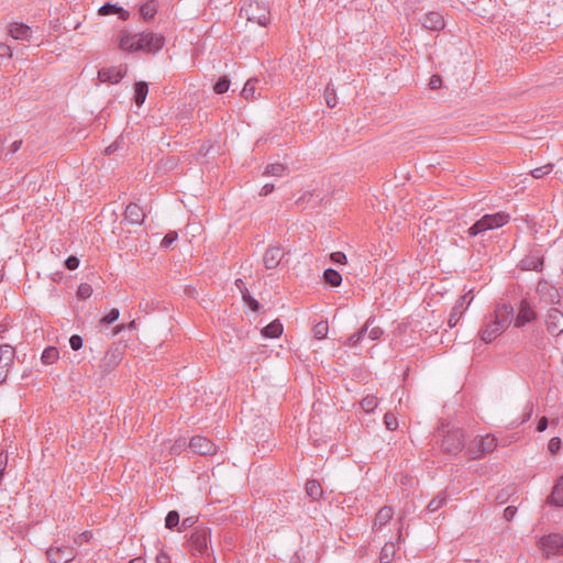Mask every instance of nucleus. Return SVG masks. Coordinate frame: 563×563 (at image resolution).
<instances>
[{"instance_id":"9","label":"nucleus","mask_w":563,"mask_h":563,"mask_svg":"<svg viewBox=\"0 0 563 563\" xmlns=\"http://www.w3.org/2000/svg\"><path fill=\"white\" fill-rule=\"evenodd\" d=\"M475 444L478 446V450H474V444H468L466 453L470 459H479L487 453L493 452L497 446V439L487 434L485 437H476Z\"/></svg>"},{"instance_id":"17","label":"nucleus","mask_w":563,"mask_h":563,"mask_svg":"<svg viewBox=\"0 0 563 563\" xmlns=\"http://www.w3.org/2000/svg\"><path fill=\"white\" fill-rule=\"evenodd\" d=\"M285 253L279 245L268 247L263 256V262L266 269L276 268L279 265Z\"/></svg>"},{"instance_id":"45","label":"nucleus","mask_w":563,"mask_h":563,"mask_svg":"<svg viewBox=\"0 0 563 563\" xmlns=\"http://www.w3.org/2000/svg\"><path fill=\"white\" fill-rule=\"evenodd\" d=\"M120 311L117 308L111 309L104 317L101 318L100 323L111 324L119 319Z\"/></svg>"},{"instance_id":"39","label":"nucleus","mask_w":563,"mask_h":563,"mask_svg":"<svg viewBox=\"0 0 563 563\" xmlns=\"http://www.w3.org/2000/svg\"><path fill=\"white\" fill-rule=\"evenodd\" d=\"M285 170H286V167L283 164H279V163L269 164V165L266 166L264 175H271V176L279 177V176H282L284 174Z\"/></svg>"},{"instance_id":"36","label":"nucleus","mask_w":563,"mask_h":563,"mask_svg":"<svg viewBox=\"0 0 563 563\" xmlns=\"http://www.w3.org/2000/svg\"><path fill=\"white\" fill-rule=\"evenodd\" d=\"M329 331L328 321H320L312 328L313 336L317 340H322L327 336Z\"/></svg>"},{"instance_id":"23","label":"nucleus","mask_w":563,"mask_h":563,"mask_svg":"<svg viewBox=\"0 0 563 563\" xmlns=\"http://www.w3.org/2000/svg\"><path fill=\"white\" fill-rule=\"evenodd\" d=\"M15 357V350L10 344L0 345V368L8 367L13 364Z\"/></svg>"},{"instance_id":"42","label":"nucleus","mask_w":563,"mask_h":563,"mask_svg":"<svg viewBox=\"0 0 563 563\" xmlns=\"http://www.w3.org/2000/svg\"><path fill=\"white\" fill-rule=\"evenodd\" d=\"M553 169V164H545L541 167H537L533 170H531V175L534 178H542L545 175L550 174Z\"/></svg>"},{"instance_id":"27","label":"nucleus","mask_w":563,"mask_h":563,"mask_svg":"<svg viewBox=\"0 0 563 563\" xmlns=\"http://www.w3.org/2000/svg\"><path fill=\"white\" fill-rule=\"evenodd\" d=\"M157 2L156 0H148L140 7V14L145 21H150L154 19L157 13Z\"/></svg>"},{"instance_id":"40","label":"nucleus","mask_w":563,"mask_h":563,"mask_svg":"<svg viewBox=\"0 0 563 563\" xmlns=\"http://www.w3.org/2000/svg\"><path fill=\"white\" fill-rule=\"evenodd\" d=\"M79 299H88L92 295V287L87 283H81L76 292Z\"/></svg>"},{"instance_id":"33","label":"nucleus","mask_w":563,"mask_h":563,"mask_svg":"<svg viewBox=\"0 0 563 563\" xmlns=\"http://www.w3.org/2000/svg\"><path fill=\"white\" fill-rule=\"evenodd\" d=\"M324 100L329 108H334L338 104L336 91L331 82L324 89Z\"/></svg>"},{"instance_id":"5","label":"nucleus","mask_w":563,"mask_h":563,"mask_svg":"<svg viewBox=\"0 0 563 563\" xmlns=\"http://www.w3.org/2000/svg\"><path fill=\"white\" fill-rule=\"evenodd\" d=\"M240 15L261 26H267L271 22L269 5L265 1L250 0L245 2L240 10Z\"/></svg>"},{"instance_id":"51","label":"nucleus","mask_w":563,"mask_h":563,"mask_svg":"<svg viewBox=\"0 0 563 563\" xmlns=\"http://www.w3.org/2000/svg\"><path fill=\"white\" fill-rule=\"evenodd\" d=\"M196 522H197V517L190 516V517L184 518L178 528V531L183 532V531L187 530L188 528L194 527V525Z\"/></svg>"},{"instance_id":"13","label":"nucleus","mask_w":563,"mask_h":563,"mask_svg":"<svg viewBox=\"0 0 563 563\" xmlns=\"http://www.w3.org/2000/svg\"><path fill=\"white\" fill-rule=\"evenodd\" d=\"M471 291H468L467 294L461 296L455 305L453 306L452 310H451V313H450V317H449V320H448V324L450 328H454L457 322L460 321L461 317L463 316V313L465 312V310L467 309V307L470 306V303L472 302L473 300V296H470Z\"/></svg>"},{"instance_id":"30","label":"nucleus","mask_w":563,"mask_h":563,"mask_svg":"<svg viewBox=\"0 0 563 563\" xmlns=\"http://www.w3.org/2000/svg\"><path fill=\"white\" fill-rule=\"evenodd\" d=\"M448 495L445 492H440L427 506L429 512H435L446 504Z\"/></svg>"},{"instance_id":"19","label":"nucleus","mask_w":563,"mask_h":563,"mask_svg":"<svg viewBox=\"0 0 563 563\" xmlns=\"http://www.w3.org/2000/svg\"><path fill=\"white\" fill-rule=\"evenodd\" d=\"M235 286L240 290L242 299L249 306V308L254 312H258L262 309V305L258 300L251 296L245 283L241 278H238L235 280Z\"/></svg>"},{"instance_id":"24","label":"nucleus","mask_w":563,"mask_h":563,"mask_svg":"<svg viewBox=\"0 0 563 563\" xmlns=\"http://www.w3.org/2000/svg\"><path fill=\"white\" fill-rule=\"evenodd\" d=\"M283 324L282 322L279 321V319H275L273 320L271 323H268L267 325H265L262 330H261V333L263 336L265 338H268V339H275V338H279L283 333Z\"/></svg>"},{"instance_id":"2","label":"nucleus","mask_w":563,"mask_h":563,"mask_svg":"<svg viewBox=\"0 0 563 563\" xmlns=\"http://www.w3.org/2000/svg\"><path fill=\"white\" fill-rule=\"evenodd\" d=\"M514 319V308L510 303H497L489 321L479 331V336L485 343H490L499 336L511 323Z\"/></svg>"},{"instance_id":"44","label":"nucleus","mask_w":563,"mask_h":563,"mask_svg":"<svg viewBox=\"0 0 563 563\" xmlns=\"http://www.w3.org/2000/svg\"><path fill=\"white\" fill-rule=\"evenodd\" d=\"M384 424L390 431L396 430L398 428L397 417L394 413H391V412L385 413V416H384Z\"/></svg>"},{"instance_id":"48","label":"nucleus","mask_w":563,"mask_h":563,"mask_svg":"<svg viewBox=\"0 0 563 563\" xmlns=\"http://www.w3.org/2000/svg\"><path fill=\"white\" fill-rule=\"evenodd\" d=\"M91 538H92V532L87 530V531L79 533L77 537H75L74 543L76 545L80 547L85 542H89Z\"/></svg>"},{"instance_id":"37","label":"nucleus","mask_w":563,"mask_h":563,"mask_svg":"<svg viewBox=\"0 0 563 563\" xmlns=\"http://www.w3.org/2000/svg\"><path fill=\"white\" fill-rule=\"evenodd\" d=\"M230 84L231 81L228 76H221L213 85V91L217 95H222L229 90Z\"/></svg>"},{"instance_id":"54","label":"nucleus","mask_w":563,"mask_h":563,"mask_svg":"<svg viewBox=\"0 0 563 563\" xmlns=\"http://www.w3.org/2000/svg\"><path fill=\"white\" fill-rule=\"evenodd\" d=\"M331 262L334 264H345L346 255L343 252H333L330 255Z\"/></svg>"},{"instance_id":"22","label":"nucleus","mask_w":563,"mask_h":563,"mask_svg":"<svg viewBox=\"0 0 563 563\" xmlns=\"http://www.w3.org/2000/svg\"><path fill=\"white\" fill-rule=\"evenodd\" d=\"M548 503L556 507H563V475L556 479L548 497Z\"/></svg>"},{"instance_id":"32","label":"nucleus","mask_w":563,"mask_h":563,"mask_svg":"<svg viewBox=\"0 0 563 563\" xmlns=\"http://www.w3.org/2000/svg\"><path fill=\"white\" fill-rule=\"evenodd\" d=\"M59 357V352L55 346L46 347L41 356V360L44 364L51 365L54 364Z\"/></svg>"},{"instance_id":"35","label":"nucleus","mask_w":563,"mask_h":563,"mask_svg":"<svg viewBox=\"0 0 563 563\" xmlns=\"http://www.w3.org/2000/svg\"><path fill=\"white\" fill-rule=\"evenodd\" d=\"M361 408L366 412V413H369V412H373L375 410V408L377 407L378 405V400L377 398L374 396V395H367L365 396L361 402Z\"/></svg>"},{"instance_id":"58","label":"nucleus","mask_w":563,"mask_h":563,"mask_svg":"<svg viewBox=\"0 0 563 563\" xmlns=\"http://www.w3.org/2000/svg\"><path fill=\"white\" fill-rule=\"evenodd\" d=\"M156 563H172L170 556L163 550L156 555Z\"/></svg>"},{"instance_id":"63","label":"nucleus","mask_w":563,"mask_h":563,"mask_svg":"<svg viewBox=\"0 0 563 563\" xmlns=\"http://www.w3.org/2000/svg\"><path fill=\"white\" fill-rule=\"evenodd\" d=\"M274 184H266L262 187L260 195L261 196H267L274 191Z\"/></svg>"},{"instance_id":"12","label":"nucleus","mask_w":563,"mask_h":563,"mask_svg":"<svg viewBox=\"0 0 563 563\" xmlns=\"http://www.w3.org/2000/svg\"><path fill=\"white\" fill-rule=\"evenodd\" d=\"M188 445L194 453L199 455H213L217 453L216 444L202 435L192 437Z\"/></svg>"},{"instance_id":"8","label":"nucleus","mask_w":563,"mask_h":563,"mask_svg":"<svg viewBox=\"0 0 563 563\" xmlns=\"http://www.w3.org/2000/svg\"><path fill=\"white\" fill-rule=\"evenodd\" d=\"M77 555L75 547L53 543L46 551V559L49 563H69Z\"/></svg>"},{"instance_id":"62","label":"nucleus","mask_w":563,"mask_h":563,"mask_svg":"<svg viewBox=\"0 0 563 563\" xmlns=\"http://www.w3.org/2000/svg\"><path fill=\"white\" fill-rule=\"evenodd\" d=\"M21 146H22V141L21 140L14 141L10 145L9 151L7 152V155L16 153L21 148Z\"/></svg>"},{"instance_id":"25","label":"nucleus","mask_w":563,"mask_h":563,"mask_svg":"<svg viewBox=\"0 0 563 563\" xmlns=\"http://www.w3.org/2000/svg\"><path fill=\"white\" fill-rule=\"evenodd\" d=\"M147 92H148V85L146 81H136L134 84L133 100L139 107H141L144 103Z\"/></svg>"},{"instance_id":"49","label":"nucleus","mask_w":563,"mask_h":563,"mask_svg":"<svg viewBox=\"0 0 563 563\" xmlns=\"http://www.w3.org/2000/svg\"><path fill=\"white\" fill-rule=\"evenodd\" d=\"M526 266V268L528 269H540L543 265V260L542 258H532L531 261H529L528 258L523 260L522 262Z\"/></svg>"},{"instance_id":"55","label":"nucleus","mask_w":563,"mask_h":563,"mask_svg":"<svg viewBox=\"0 0 563 563\" xmlns=\"http://www.w3.org/2000/svg\"><path fill=\"white\" fill-rule=\"evenodd\" d=\"M442 86V78L440 75L434 74L431 76L429 87L432 90L439 89Z\"/></svg>"},{"instance_id":"20","label":"nucleus","mask_w":563,"mask_h":563,"mask_svg":"<svg viewBox=\"0 0 563 563\" xmlns=\"http://www.w3.org/2000/svg\"><path fill=\"white\" fill-rule=\"evenodd\" d=\"M9 33L15 40L31 41L32 37L31 27L24 23H11Z\"/></svg>"},{"instance_id":"60","label":"nucleus","mask_w":563,"mask_h":563,"mask_svg":"<svg viewBox=\"0 0 563 563\" xmlns=\"http://www.w3.org/2000/svg\"><path fill=\"white\" fill-rule=\"evenodd\" d=\"M549 426V420L547 417H541L537 423V431L538 432H543Z\"/></svg>"},{"instance_id":"57","label":"nucleus","mask_w":563,"mask_h":563,"mask_svg":"<svg viewBox=\"0 0 563 563\" xmlns=\"http://www.w3.org/2000/svg\"><path fill=\"white\" fill-rule=\"evenodd\" d=\"M517 512V508L515 506H508L504 509V518L510 521Z\"/></svg>"},{"instance_id":"43","label":"nucleus","mask_w":563,"mask_h":563,"mask_svg":"<svg viewBox=\"0 0 563 563\" xmlns=\"http://www.w3.org/2000/svg\"><path fill=\"white\" fill-rule=\"evenodd\" d=\"M562 449V440L559 437H553L548 443V450L552 455H556Z\"/></svg>"},{"instance_id":"15","label":"nucleus","mask_w":563,"mask_h":563,"mask_svg":"<svg viewBox=\"0 0 563 563\" xmlns=\"http://www.w3.org/2000/svg\"><path fill=\"white\" fill-rule=\"evenodd\" d=\"M126 74V68L119 67H103L98 70V78L102 82L118 84Z\"/></svg>"},{"instance_id":"50","label":"nucleus","mask_w":563,"mask_h":563,"mask_svg":"<svg viewBox=\"0 0 563 563\" xmlns=\"http://www.w3.org/2000/svg\"><path fill=\"white\" fill-rule=\"evenodd\" d=\"M84 340L79 334H73L69 338V345L74 351H78L82 347Z\"/></svg>"},{"instance_id":"29","label":"nucleus","mask_w":563,"mask_h":563,"mask_svg":"<svg viewBox=\"0 0 563 563\" xmlns=\"http://www.w3.org/2000/svg\"><path fill=\"white\" fill-rule=\"evenodd\" d=\"M323 279H324V283L332 286V287H338L341 285L342 283V276L341 274L333 269V268H327L324 272H323Z\"/></svg>"},{"instance_id":"47","label":"nucleus","mask_w":563,"mask_h":563,"mask_svg":"<svg viewBox=\"0 0 563 563\" xmlns=\"http://www.w3.org/2000/svg\"><path fill=\"white\" fill-rule=\"evenodd\" d=\"M118 7V4L106 2L99 8L98 13L100 15L115 14Z\"/></svg>"},{"instance_id":"46","label":"nucleus","mask_w":563,"mask_h":563,"mask_svg":"<svg viewBox=\"0 0 563 563\" xmlns=\"http://www.w3.org/2000/svg\"><path fill=\"white\" fill-rule=\"evenodd\" d=\"M178 239V233L176 231H169L165 234L161 242V247L167 249Z\"/></svg>"},{"instance_id":"41","label":"nucleus","mask_w":563,"mask_h":563,"mask_svg":"<svg viewBox=\"0 0 563 563\" xmlns=\"http://www.w3.org/2000/svg\"><path fill=\"white\" fill-rule=\"evenodd\" d=\"M374 321H375V317L374 316L369 317L366 320L364 325L357 332H355L356 340H361L362 341L365 338L366 334L368 335L369 328L373 325Z\"/></svg>"},{"instance_id":"56","label":"nucleus","mask_w":563,"mask_h":563,"mask_svg":"<svg viewBox=\"0 0 563 563\" xmlns=\"http://www.w3.org/2000/svg\"><path fill=\"white\" fill-rule=\"evenodd\" d=\"M384 331L379 327H371L368 331V338L373 341L378 340L383 335Z\"/></svg>"},{"instance_id":"1","label":"nucleus","mask_w":563,"mask_h":563,"mask_svg":"<svg viewBox=\"0 0 563 563\" xmlns=\"http://www.w3.org/2000/svg\"><path fill=\"white\" fill-rule=\"evenodd\" d=\"M119 43L120 48L124 51H143L146 53L155 54L163 48L165 38L163 35L154 32L132 34L128 31H122L119 35Z\"/></svg>"},{"instance_id":"16","label":"nucleus","mask_w":563,"mask_h":563,"mask_svg":"<svg viewBox=\"0 0 563 563\" xmlns=\"http://www.w3.org/2000/svg\"><path fill=\"white\" fill-rule=\"evenodd\" d=\"M145 212L143 209L134 202H130L123 213V220L130 224L141 225L145 220Z\"/></svg>"},{"instance_id":"6","label":"nucleus","mask_w":563,"mask_h":563,"mask_svg":"<svg viewBox=\"0 0 563 563\" xmlns=\"http://www.w3.org/2000/svg\"><path fill=\"white\" fill-rule=\"evenodd\" d=\"M211 539V531L208 527H196L190 538L188 539V548L192 555L195 556H203L207 554L209 556V547L208 543Z\"/></svg>"},{"instance_id":"64","label":"nucleus","mask_w":563,"mask_h":563,"mask_svg":"<svg viewBox=\"0 0 563 563\" xmlns=\"http://www.w3.org/2000/svg\"><path fill=\"white\" fill-rule=\"evenodd\" d=\"M361 342V340H356V334L353 333L352 335H350L346 341L344 342V345H347V346H354L356 344H358Z\"/></svg>"},{"instance_id":"31","label":"nucleus","mask_w":563,"mask_h":563,"mask_svg":"<svg viewBox=\"0 0 563 563\" xmlns=\"http://www.w3.org/2000/svg\"><path fill=\"white\" fill-rule=\"evenodd\" d=\"M257 82H258V79H257V78H255V77H254V78H250V79L245 82V85H244V87H243V89H242V91H241V96H242L244 99H246V100L255 99V98H256V96H255V89H256V84H257Z\"/></svg>"},{"instance_id":"7","label":"nucleus","mask_w":563,"mask_h":563,"mask_svg":"<svg viewBox=\"0 0 563 563\" xmlns=\"http://www.w3.org/2000/svg\"><path fill=\"white\" fill-rule=\"evenodd\" d=\"M538 543L545 558L549 559L553 555L563 556V531L545 534Z\"/></svg>"},{"instance_id":"10","label":"nucleus","mask_w":563,"mask_h":563,"mask_svg":"<svg viewBox=\"0 0 563 563\" xmlns=\"http://www.w3.org/2000/svg\"><path fill=\"white\" fill-rule=\"evenodd\" d=\"M123 357V349L118 344H112L106 352L99 365L103 374L110 373L115 368Z\"/></svg>"},{"instance_id":"21","label":"nucleus","mask_w":563,"mask_h":563,"mask_svg":"<svg viewBox=\"0 0 563 563\" xmlns=\"http://www.w3.org/2000/svg\"><path fill=\"white\" fill-rule=\"evenodd\" d=\"M537 294L543 299L544 296L549 298L544 299L545 302L553 303L559 301V292L555 287L551 286L548 282H540L537 286Z\"/></svg>"},{"instance_id":"4","label":"nucleus","mask_w":563,"mask_h":563,"mask_svg":"<svg viewBox=\"0 0 563 563\" xmlns=\"http://www.w3.org/2000/svg\"><path fill=\"white\" fill-rule=\"evenodd\" d=\"M440 450L450 455H457L465 446V434L461 428L439 430L438 434Z\"/></svg>"},{"instance_id":"61","label":"nucleus","mask_w":563,"mask_h":563,"mask_svg":"<svg viewBox=\"0 0 563 563\" xmlns=\"http://www.w3.org/2000/svg\"><path fill=\"white\" fill-rule=\"evenodd\" d=\"M115 14H118L119 19L122 21H126L130 18V12L122 7H118Z\"/></svg>"},{"instance_id":"3","label":"nucleus","mask_w":563,"mask_h":563,"mask_svg":"<svg viewBox=\"0 0 563 563\" xmlns=\"http://www.w3.org/2000/svg\"><path fill=\"white\" fill-rule=\"evenodd\" d=\"M510 220L509 213L499 211L496 213L484 214L475 223H473L467 230L466 234L470 238L477 236L486 231L498 229L507 224Z\"/></svg>"},{"instance_id":"11","label":"nucleus","mask_w":563,"mask_h":563,"mask_svg":"<svg viewBox=\"0 0 563 563\" xmlns=\"http://www.w3.org/2000/svg\"><path fill=\"white\" fill-rule=\"evenodd\" d=\"M537 320V312L530 301L526 298L521 299L518 313L514 319V325L516 328H522L527 323Z\"/></svg>"},{"instance_id":"52","label":"nucleus","mask_w":563,"mask_h":563,"mask_svg":"<svg viewBox=\"0 0 563 563\" xmlns=\"http://www.w3.org/2000/svg\"><path fill=\"white\" fill-rule=\"evenodd\" d=\"M64 266L69 271L76 269L79 266V258L75 255H70L65 260Z\"/></svg>"},{"instance_id":"14","label":"nucleus","mask_w":563,"mask_h":563,"mask_svg":"<svg viewBox=\"0 0 563 563\" xmlns=\"http://www.w3.org/2000/svg\"><path fill=\"white\" fill-rule=\"evenodd\" d=\"M547 330L553 336H559L563 333V312L558 308L548 310L545 319Z\"/></svg>"},{"instance_id":"38","label":"nucleus","mask_w":563,"mask_h":563,"mask_svg":"<svg viewBox=\"0 0 563 563\" xmlns=\"http://www.w3.org/2000/svg\"><path fill=\"white\" fill-rule=\"evenodd\" d=\"M180 518L177 510H170L167 512L165 517V527L169 530H173L175 527L179 525Z\"/></svg>"},{"instance_id":"59","label":"nucleus","mask_w":563,"mask_h":563,"mask_svg":"<svg viewBox=\"0 0 563 563\" xmlns=\"http://www.w3.org/2000/svg\"><path fill=\"white\" fill-rule=\"evenodd\" d=\"M12 51L11 47L4 43H0V57H11Z\"/></svg>"},{"instance_id":"18","label":"nucleus","mask_w":563,"mask_h":563,"mask_svg":"<svg viewBox=\"0 0 563 563\" xmlns=\"http://www.w3.org/2000/svg\"><path fill=\"white\" fill-rule=\"evenodd\" d=\"M420 21L422 26L430 31H440L445 25L443 15L435 11L423 14Z\"/></svg>"},{"instance_id":"28","label":"nucleus","mask_w":563,"mask_h":563,"mask_svg":"<svg viewBox=\"0 0 563 563\" xmlns=\"http://www.w3.org/2000/svg\"><path fill=\"white\" fill-rule=\"evenodd\" d=\"M394 511L391 507H383L378 510V512L375 516L374 526L380 529L383 526H385L391 518H393Z\"/></svg>"},{"instance_id":"34","label":"nucleus","mask_w":563,"mask_h":563,"mask_svg":"<svg viewBox=\"0 0 563 563\" xmlns=\"http://www.w3.org/2000/svg\"><path fill=\"white\" fill-rule=\"evenodd\" d=\"M394 556H395L394 543H391V542L386 543L379 553L380 563H390L393 561Z\"/></svg>"},{"instance_id":"53","label":"nucleus","mask_w":563,"mask_h":563,"mask_svg":"<svg viewBox=\"0 0 563 563\" xmlns=\"http://www.w3.org/2000/svg\"><path fill=\"white\" fill-rule=\"evenodd\" d=\"M185 446H186V440L184 438H179L172 445L170 453L172 454H179L184 450Z\"/></svg>"},{"instance_id":"26","label":"nucleus","mask_w":563,"mask_h":563,"mask_svg":"<svg viewBox=\"0 0 563 563\" xmlns=\"http://www.w3.org/2000/svg\"><path fill=\"white\" fill-rule=\"evenodd\" d=\"M306 493L312 500H319L323 495V489L317 479H309L306 483Z\"/></svg>"}]
</instances>
